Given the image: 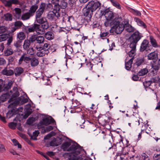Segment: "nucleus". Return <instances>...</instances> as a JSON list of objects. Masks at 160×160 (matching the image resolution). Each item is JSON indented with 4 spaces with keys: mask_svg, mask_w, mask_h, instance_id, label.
<instances>
[{
    "mask_svg": "<svg viewBox=\"0 0 160 160\" xmlns=\"http://www.w3.org/2000/svg\"><path fill=\"white\" fill-rule=\"evenodd\" d=\"M101 5V3L97 1H92L89 2L87 5L85 9L83 11L84 15L90 18H91L93 15V12L99 8Z\"/></svg>",
    "mask_w": 160,
    "mask_h": 160,
    "instance_id": "obj_1",
    "label": "nucleus"
},
{
    "mask_svg": "<svg viewBox=\"0 0 160 160\" xmlns=\"http://www.w3.org/2000/svg\"><path fill=\"white\" fill-rule=\"evenodd\" d=\"M91 109L89 114L87 112H84L82 114V116L84 119L88 118L89 119H93L92 117L97 118L96 113L97 112V110L98 109V104H92L90 107Z\"/></svg>",
    "mask_w": 160,
    "mask_h": 160,
    "instance_id": "obj_2",
    "label": "nucleus"
},
{
    "mask_svg": "<svg viewBox=\"0 0 160 160\" xmlns=\"http://www.w3.org/2000/svg\"><path fill=\"white\" fill-rule=\"evenodd\" d=\"M61 13L59 12V9L54 8L53 10L48 13L47 18L48 19L52 21H56L60 19Z\"/></svg>",
    "mask_w": 160,
    "mask_h": 160,
    "instance_id": "obj_3",
    "label": "nucleus"
},
{
    "mask_svg": "<svg viewBox=\"0 0 160 160\" xmlns=\"http://www.w3.org/2000/svg\"><path fill=\"white\" fill-rule=\"evenodd\" d=\"M121 19V18H117L112 28L115 32L118 34L121 33L124 29V24L122 23H120L119 20Z\"/></svg>",
    "mask_w": 160,
    "mask_h": 160,
    "instance_id": "obj_4",
    "label": "nucleus"
},
{
    "mask_svg": "<svg viewBox=\"0 0 160 160\" xmlns=\"http://www.w3.org/2000/svg\"><path fill=\"white\" fill-rule=\"evenodd\" d=\"M54 122H55V120L52 117L50 119L48 118H44L38 124V128H42V125L47 126L51 123H53Z\"/></svg>",
    "mask_w": 160,
    "mask_h": 160,
    "instance_id": "obj_5",
    "label": "nucleus"
},
{
    "mask_svg": "<svg viewBox=\"0 0 160 160\" xmlns=\"http://www.w3.org/2000/svg\"><path fill=\"white\" fill-rule=\"evenodd\" d=\"M97 118H98V121L99 123L101 125L104 126L106 125L109 124V118L107 117L105 115H102L99 116H98V115H97Z\"/></svg>",
    "mask_w": 160,
    "mask_h": 160,
    "instance_id": "obj_6",
    "label": "nucleus"
},
{
    "mask_svg": "<svg viewBox=\"0 0 160 160\" xmlns=\"http://www.w3.org/2000/svg\"><path fill=\"white\" fill-rule=\"evenodd\" d=\"M152 49V48L149 45V41L147 39H144L141 43L140 49V51L142 52H144V51H150Z\"/></svg>",
    "mask_w": 160,
    "mask_h": 160,
    "instance_id": "obj_7",
    "label": "nucleus"
},
{
    "mask_svg": "<svg viewBox=\"0 0 160 160\" xmlns=\"http://www.w3.org/2000/svg\"><path fill=\"white\" fill-rule=\"evenodd\" d=\"M143 37L142 34L138 31L134 32L129 38V40H132L136 42H138Z\"/></svg>",
    "mask_w": 160,
    "mask_h": 160,
    "instance_id": "obj_8",
    "label": "nucleus"
},
{
    "mask_svg": "<svg viewBox=\"0 0 160 160\" xmlns=\"http://www.w3.org/2000/svg\"><path fill=\"white\" fill-rule=\"evenodd\" d=\"M37 23L40 24L42 27L45 28H49V24L46 18L44 17L39 18H36Z\"/></svg>",
    "mask_w": 160,
    "mask_h": 160,
    "instance_id": "obj_9",
    "label": "nucleus"
},
{
    "mask_svg": "<svg viewBox=\"0 0 160 160\" xmlns=\"http://www.w3.org/2000/svg\"><path fill=\"white\" fill-rule=\"evenodd\" d=\"M46 4L45 3H42L40 6V8L36 12V18H38L41 17L46 7Z\"/></svg>",
    "mask_w": 160,
    "mask_h": 160,
    "instance_id": "obj_10",
    "label": "nucleus"
},
{
    "mask_svg": "<svg viewBox=\"0 0 160 160\" xmlns=\"http://www.w3.org/2000/svg\"><path fill=\"white\" fill-rule=\"evenodd\" d=\"M80 104L78 101L72 100L69 102L67 104V107L71 109H73L78 106Z\"/></svg>",
    "mask_w": 160,
    "mask_h": 160,
    "instance_id": "obj_11",
    "label": "nucleus"
},
{
    "mask_svg": "<svg viewBox=\"0 0 160 160\" xmlns=\"http://www.w3.org/2000/svg\"><path fill=\"white\" fill-rule=\"evenodd\" d=\"M148 60H152L153 62H156L158 59V54L155 52L149 53L148 55Z\"/></svg>",
    "mask_w": 160,
    "mask_h": 160,
    "instance_id": "obj_12",
    "label": "nucleus"
},
{
    "mask_svg": "<svg viewBox=\"0 0 160 160\" xmlns=\"http://www.w3.org/2000/svg\"><path fill=\"white\" fill-rule=\"evenodd\" d=\"M149 38L150 42L152 47L158 48L160 47L159 45L158 44L157 40L152 36L150 35Z\"/></svg>",
    "mask_w": 160,
    "mask_h": 160,
    "instance_id": "obj_13",
    "label": "nucleus"
},
{
    "mask_svg": "<svg viewBox=\"0 0 160 160\" xmlns=\"http://www.w3.org/2000/svg\"><path fill=\"white\" fill-rule=\"evenodd\" d=\"M62 143L60 138L57 139L54 138L50 142L49 144L50 146L52 147L57 146L60 145Z\"/></svg>",
    "mask_w": 160,
    "mask_h": 160,
    "instance_id": "obj_14",
    "label": "nucleus"
},
{
    "mask_svg": "<svg viewBox=\"0 0 160 160\" xmlns=\"http://www.w3.org/2000/svg\"><path fill=\"white\" fill-rule=\"evenodd\" d=\"M31 58L29 57L25 56V55L23 54L18 61V63L19 64H21L22 62L24 61L26 63H29L30 62Z\"/></svg>",
    "mask_w": 160,
    "mask_h": 160,
    "instance_id": "obj_15",
    "label": "nucleus"
},
{
    "mask_svg": "<svg viewBox=\"0 0 160 160\" xmlns=\"http://www.w3.org/2000/svg\"><path fill=\"white\" fill-rule=\"evenodd\" d=\"M36 32L39 34H43L45 32V30L47 28H44L39 24H36Z\"/></svg>",
    "mask_w": 160,
    "mask_h": 160,
    "instance_id": "obj_16",
    "label": "nucleus"
},
{
    "mask_svg": "<svg viewBox=\"0 0 160 160\" xmlns=\"http://www.w3.org/2000/svg\"><path fill=\"white\" fill-rule=\"evenodd\" d=\"M128 154V152H124L123 148H122L120 151L118 152L116 154L117 157H120V160H123L124 159L125 156Z\"/></svg>",
    "mask_w": 160,
    "mask_h": 160,
    "instance_id": "obj_17",
    "label": "nucleus"
},
{
    "mask_svg": "<svg viewBox=\"0 0 160 160\" xmlns=\"http://www.w3.org/2000/svg\"><path fill=\"white\" fill-rule=\"evenodd\" d=\"M124 29L128 32H133L135 30L134 28L128 22H127L124 23Z\"/></svg>",
    "mask_w": 160,
    "mask_h": 160,
    "instance_id": "obj_18",
    "label": "nucleus"
},
{
    "mask_svg": "<svg viewBox=\"0 0 160 160\" xmlns=\"http://www.w3.org/2000/svg\"><path fill=\"white\" fill-rule=\"evenodd\" d=\"M117 18H115L112 20H108L107 19H106L104 23V26L106 27L110 26L112 28L115 22H116Z\"/></svg>",
    "mask_w": 160,
    "mask_h": 160,
    "instance_id": "obj_19",
    "label": "nucleus"
},
{
    "mask_svg": "<svg viewBox=\"0 0 160 160\" xmlns=\"http://www.w3.org/2000/svg\"><path fill=\"white\" fill-rule=\"evenodd\" d=\"M14 92L12 94L11 98L8 100L9 102H11L15 100L16 98L19 95V92L17 89L13 90Z\"/></svg>",
    "mask_w": 160,
    "mask_h": 160,
    "instance_id": "obj_20",
    "label": "nucleus"
},
{
    "mask_svg": "<svg viewBox=\"0 0 160 160\" xmlns=\"http://www.w3.org/2000/svg\"><path fill=\"white\" fill-rule=\"evenodd\" d=\"M14 73L13 70L8 69L7 68H5L2 70V74L6 76H12L14 74Z\"/></svg>",
    "mask_w": 160,
    "mask_h": 160,
    "instance_id": "obj_21",
    "label": "nucleus"
},
{
    "mask_svg": "<svg viewBox=\"0 0 160 160\" xmlns=\"http://www.w3.org/2000/svg\"><path fill=\"white\" fill-rule=\"evenodd\" d=\"M36 24H34L26 28L25 29L26 32L28 34L30 32H36Z\"/></svg>",
    "mask_w": 160,
    "mask_h": 160,
    "instance_id": "obj_22",
    "label": "nucleus"
},
{
    "mask_svg": "<svg viewBox=\"0 0 160 160\" xmlns=\"http://www.w3.org/2000/svg\"><path fill=\"white\" fill-rule=\"evenodd\" d=\"M2 18L7 21H11L12 20V16L11 14L7 13L2 16Z\"/></svg>",
    "mask_w": 160,
    "mask_h": 160,
    "instance_id": "obj_23",
    "label": "nucleus"
},
{
    "mask_svg": "<svg viewBox=\"0 0 160 160\" xmlns=\"http://www.w3.org/2000/svg\"><path fill=\"white\" fill-rule=\"evenodd\" d=\"M67 6V2L64 1V0H62L61 1L60 4H59L58 6H56L55 8L59 9V12H60V10L61 8L64 9L66 8Z\"/></svg>",
    "mask_w": 160,
    "mask_h": 160,
    "instance_id": "obj_24",
    "label": "nucleus"
},
{
    "mask_svg": "<svg viewBox=\"0 0 160 160\" xmlns=\"http://www.w3.org/2000/svg\"><path fill=\"white\" fill-rule=\"evenodd\" d=\"M30 62L31 66L32 67H36L39 64L38 59L35 57H32L31 58Z\"/></svg>",
    "mask_w": 160,
    "mask_h": 160,
    "instance_id": "obj_25",
    "label": "nucleus"
},
{
    "mask_svg": "<svg viewBox=\"0 0 160 160\" xmlns=\"http://www.w3.org/2000/svg\"><path fill=\"white\" fill-rule=\"evenodd\" d=\"M134 20L139 26H142L144 28H146L147 27L145 23L138 18L135 17L134 18Z\"/></svg>",
    "mask_w": 160,
    "mask_h": 160,
    "instance_id": "obj_26",
    "label": "nucleus"
},
{
    "mask_svg": "<svg viewBox=\"0 0 160 160\" xmlns=\"http://www.w3.org/2000/svg\"><path fill=\"white\" fill-rule=\"evenodd\" d=\"M159 68L157 66H152V68L149 70V72L151 73V74L154 75L156 74Z\"/></svg>",
    "mask_w": 160,
    "mask_h": 160,
    "instance_id": "obj_27",
    "label": "nucleus"
},
{
    "mask_svg": "<svg viewBox=\"0 0 160 160\" xmlns=\"http://www.w3.org/2000/svg\"><path fill=\"white\" fill-rule=\"evenodd\" d=\"M133 61V58H132L130 59L127 62H126L125 67L127 70H131Z\"/></svg>",
    "mask_w": 160,
    "mask_h": 160,
    "instance_id": "obj_28",
    "label": "nucleus"
},
{
    "mask_svg": "<svg viewBox=\"0 0 160 160\" xmlns=\"http://www.w3.org/2000/svg\"><path fill=\"white\" fill-rule=\"evenodd\" d=\"M129 120L132 122L135 123L136 124H140L139 120L138 118L135 117L134 115H132L130 117Z\"/></svg>",
    "mask_w": 160,
    "mask_h": 160,
    "instance_id": "obj_29",
    "label": "nucleus"
},
{
    "mask_svg": "<svg viewBox=\"0 0 160 160\" xmlns=\"http://www.w3.org/2000/svg\"><path fill=\"white\" fill-rule=\"evenodd\" d=\"M45 37L48 40H51L54 38V35L52 32L48 31L45 34Z\"/></svg>",
    "mask_w": 160,
    "mask_h": 160,
    "instance_id": "obj_30",
    "label": "nucleus"
},
{
    "mask_svg": "<svg viewBox=\"0 0 160 160\" xmlns=\"http://www.w3.org/2000/svg\"><path fill=\"white\" fill-rule=\"evenodd\" d=\"M70 145V142L66 141L62 144L61 148L64 151H67V150L68 149H67Z\"/></svg>",
    "mask_w": 160,
    "mask_h": 160,
    "instance_id": "obj_31",
    "label": "nucleus"
},
{
    "mask_svg": "<svg viewBox=\"0 0 160 160\" xmlns=\"http://www.w3.org/2000/svg\"><path fill=\"white\" fill-rule=\"evenodd\" d=\"M128 49H126V52L127 53H128V55L130 57H131V58H133V60L134 58V56L135 55V52H136V50H134L132 49H129V50H130L129 51H127Z\"/></svg>",
    "mask_w": 160,
    "mask_h": 160,
    "instance_id": "obj_32",
    "label": "nucleus"
},
{
    "mask_svg": "<svg viewBox=\"0 0 160 160\" xmlns=\"http://www.w3.org/2000/svg\"><path fill=\"white\" fill-rule=\"evenodd\" d=\"M105 15L106 19H107L108 20H112V19L114 17L113 13L111 12H106Z\"/></svg>",
    "mask_w": 160,
    "mask_h": 160,
    "instance_id": "obj_33",
    "label": "nucleus"
},
{
    "mask_svg": "<svg viewBox=\"0 0 160 160\" xmlns=\"http://www.w3.org/2000/svg\"><path fill=\"white\" fill-rule=\"evenodd\" d=\"M38 6L37 5L35 4L32 5L30 8L29 12L32 15L34 13L37 9L38 8Z\"/></svg>",
    "mask_w": 160,
    "mask_h": 160,
    "instance_id": "obj_34",
    "label": "nucleus"
},
{
    "mask_svg": "<svg viewBox=\"0 0 160 160\" xmlns=\"http://www.w3.org/2000/svg\"><path fill=\"white\" fill-rule=\"evenodd\" d=\"M10 96L8 93L3 94L0 97V100L2 102H4L9 98Z\"/></svg>",
    "mask_w": 160,
    "mask_h": 160,
    "instance_id": "obj_35",
    "label": "nucleus"
},
{
    "mask_svg": "<svg viewBox=\"0 0 160 160\" xmlns=\"http://www.w3.org/2000/svg\"><path fill=\"white\" fill-rule=\"evenodd\" d=\"M49 52H46L44 50H39V51H38L36 55L38 57H43L45 56L46 54L48 55Z\"/></svg>",
    "mask_w": 160,
    "mask_h": 160,
    "instance_id": "obj_36",
    "label": "nucleus"
},
{
    "mask_svg": "<svg viewBox=\"0 0 160 160\" xmlns=\"http://www.w3.org/2000/svg\"><path fill=\"white\" fill-rule=\"evenodd\" d=\"M23 72L22 68L21 67L16 68L15 70V74L16 76H19Z\"/></svg>",
    "mask_w": 160,
    "mask_h": 160,
    "instance_id": "obj_37",
    "label": "nucleus"
},
{
    "mask_svg": "<svg viewBox=\"0 0 160 160\" xmlns=\"http://www.w3.org/2000/svg\"><path fill=\"white\" fill-rule=\"evenodd\" d=\"M129 41L130 42L129 45V48H130V49L136 50V47L137 42H136L132 40Z\"/></svg>",
    "mask_w": 160,
    "mask_h": 160,
    "instance_id": "obj_38",
    "label": "nucleus"
},
{
    "mask_svg": "<svg viewBox=\"0 0 160 160\" xmlns=\"http://www.w3.org/2000/svg\"><path fill=\"white\" fill-rule=\"evenodd\" d=\"M32 15L29 12L25 13L22 15L21 18L23 20H25L28 19Z\"/></svg>",
    "mask_w": 160,
    "mask_h": 160,
    "instance_id": "obj_39",
    "label": "nucleus"
},
{
    "mask_svg": "<svg viewBox=\"0 0 160 160\" xmlns=\"http://www.w3.org/2000/svg\"><path fill=\"white\" fill-rule=\"evenodd\" d=\"M9 35L7 33L0 35V42L6 40L9 38Z\"/></svg>",
    "mask_w": 160,
    "mask_h": 160,
    "instance_id": "obj_40",
    "label": "nucleus"
},
{
    "mask_svg": "<svg viewBox=\"0 0 160 160\" xmlns=\"http://www.w3.org/2000/svg\"><path fill=\"white\" fill-rule=\"evenodd\" d=\"M17 37L19 40L22 41L25 38V36L23 32H20L18 33Z\"/></svg>",
    "mask_w": 160,
    "mask_h": 160,
    "instance_id": "obj_41",
    "label": "nucleus"
},
{
    "mask_svg": "<svg viewBox=\"0 0 160 160\" xmlns=\"http://www.w3.org/2000/svg\"><path fill=\"white\" fill-rule=\"evenodd\" d=\"M30 42L28 39L25 40L23 43V48L25 50H27L29 48Z\"/></svg>",
    "mask_w": 160,
    "mask_h": 160,
    "instance_id": "obj_42",
    "label": "nucleus"
},
{
    "mask_svg": "<svg viewBox=\"0 0 160 160\" xmlns=\"http://www.w3.org/2000/svg\"><path fill=\"white\" fill-rule=\"evenodd\" d=\"M51 47L50 45L48 43H44L42 46V49L46 52H48Z\"/></svg>",
    "mask_w": 160,
    "mask_h": 160,
    "instance_id": "obj_43",
    "label": "nucleus"
},
{
    "mask_svg": "<svg viewBox=\"0 0 160 160\" xmlns=\"http://www.w3.org/2000/svg\"><path fill=\"white\" fill-rule=\"evenodd\" d=\"M40 133L38 130H36L33 133V135L31 136V138L32 139L36 140H37V137H38Z\"/></svg>",
    "mask_w": 160,
    "mask_h": 160,
    "instance_id": "obj_44",
    "label": "nucleus"
},
{
    "mask_svg": "<svg viewBox=\"0 0 160 160\" xmlns=\"http://www.w3.org/2000/svg\"><path fill=\"white\" fill-rule=\"evenodd\" d=\"M2 1L6 7H11L12 6L10 0L8 1L7 0H2Z\"/></svg>",
    "mask_w": 160,
    "mask_h": 160,
    "instance_id": "obj_45",
    "label": "nucleus"
},
{
    "mask_svg": "<svg viewBox=\"0 0 160 160\" xmlns=\"http://www.w3.org/2000/svg\"><path fill=\"white\" fill-rule=\"evenodd\" d=\"M82 110L81 107L79 105L76 108L71 109L70 111V112L72 113H74L76 112H80Z\"/></svg>",
    "mask_w": 160,
    "mask_h": 160,
    "instance_id": "obj_46",
    "label": "nucleus"
},
{
    "mask_svg": "<svg viewBox=\"0 0 160 160\" xmlns=\"http://www.w3.org/2000/svg\"><path fill=\"white\" fill-rule=\"evenodd\" d=\"M44 40V38L43 37L41 36H37L36 41L39 44H41L43 43Z\"/></svg>",
    "mask_w": 160,
    "mask_h": 160,
    "instance_id": "obj_47",
    "label": "nucleus"
},
{
    "mask_svg": "<svg viewBox=\"0 0 160 160\" xmlns=\"http://www.w3.org/2000/svg\"><path fill=\"white\" fill-rule=\"evenodd\" d=\"M79 146L78 144L72 145L67 150L68 151H75L78 148Z\"/></svg>",
    "mask_w": 160,
    "mask_h": 160,
    "instance_id": "obj_48",
    "label": "nucleus"
},
{
    "mask_svg": "<svg viewBox=\"0 0 160 160\" xmlns=\"http://www.w3.org/2000/svg\"><path fill=\"white\" fill-rule=\"evenodd\" d=\"M148 72V71L146 68L141 69L138 72V75L139 76H142L146 74Z\"/></svg>",
    "mask_w": 160,
    "mask_h": 160,
    "instance_id": "obj_49",
    "label": "nucleus"
},
{
    "mask_svg": "<svg viewBox=\"0 0 160 160\" xmlns=\"http://www.w3.org/2000/svg\"><path fill=\"white\" fill-rule=\"evenodd\" d=\"M92 62H93V60L89 61L86 63V65L87 67L89 68L90 70H92V67L93 65Z\"/></svg>",
    "mask_w": 160,
    "mask_h": 160,
    "instance_id": "obj_50",
    "label": "nucleus"
},
{
    "mask_svg": "<svg viewBox=\"0 0 160 160\" xmlns=\"http://www.w3.org/2000/svg\"><path fill=\"white\" fill-rule=\"evenodd\" d=\"M14 25L15 27L17 28L18 29L20 28L23 25V23L21 21H16L14 22Z\"/></svg>",
    "mask_w": 160,
    "mask_h": 160,
    "instance_id": "obj_51",
    "label": "nucleus"
},
{
    "mask_svg": "<svg viewBox=\"0 0 160 160\" xmlns=\"http://www.w3.org/2000/svg\"><path fill=\"white\" fill-rule=\"evenodd\" d=\"M111 2H112L113 5L116 7L118 9H120L121 8V6L120 4L118 2L114 0H110Z\"/></svg>",
    "mask_w": 160,
    "mask_h": 160,
    "instance_id": "obj_52",
    "label": "nucleus"
},
{
    "mask_svg": "<svg viewBox=\"0 0 160 160\" xmlns=\"http://www.w3.org/2000/svg\"><path fill=\"white\" fill-rule=\"evenodd\" d=\"M88 38V36L82 37L81 35H78L77 36V39H78V41L80 42H82V40H84L85 39H87Z\"/></svg>",
    "mask_w": 160,
    "mask_h": 160,
    "instance_id": "obj_53",
    "label": "nucleus"
},
{
    "mask_svg": "<svg viewBox=\"0 0 160 160\" xmlns=\"http://www.w3.org/2000/svg\"><path fill=\"white\" fill-rule=\"evenodd\" d=\"M13 53V51L11 48L7 49L4 51V54L6 56H8Z\"/></svg>",
    "mask_w": 160,
    "mask_h": 160,
    "instance_id": "obj_54",
    "label": "nucleus"
},
{
    "mask_svg": "<svg viewBox=\"0 0 160 160\" xmlns=\"http://www.w3.org/2000/svg\"><path fill=\"white\" fill-rule=\"evenodd\" d=\"M144 63V60L142 59H137L134 64L139 66Z\"/></svg>",
    "mask_w": 160,
    "mask_h": 160,
    "instance_id": "obj_55",
    "label": "nucleus"
},
{
    "mask_svg": "<svg viewBox=\"0 0 160 160\" xmlns=\"http://www.w3.org/2000/svg\"><path fill=\"white\" fill-rule=\"evenodd\" d=\"M12 141L14 146H18V148H22L21 145L19 143V142L16 139H13L12 140Z\"/></svg>",
    "mask_w": 160,
    "mask_h": 160,
    "instance_id": "obj_56",
    "label": "nucleus"
},
{
    "mask_svg": "<svg viewBox=\"0 0 160 160\" xmlns=\"http://www.w3.org/2000/svg\"><path fill=\"white\" fill-rule=\"evenodd\" d=\"M37 35H33L31 36L29 38L28 40L30 42H35L37 40Z\"/></svg>",
    "mask_w": 160,
    "mask_h": 160,
    "instance_id": "obj_57",
    "label": "nucleus"
},
{
    "mask_svg": "<svg viewBox=\"0 0 160 160\" xmlns=\"http://www.w3.org/2000/svg\"><path fill=\"white\" fill-rule=\"evenodd\" d=\"M131 12L134 14L136 16H140L141 15L140 12L138 10L132 9H131Z\"/></svg>",
    "mask_w": 160,
    "mask_h": 160,
    "instance_id": "obj_58",
    "label": "nucleus"
},
{
    "mask_svg": "<svg viewBox=\"0 0 160 160\" xmlns=\"http://www.w3.org/2000/svg\"><path fill=\"white\" fill-rule=\"evenodd\" d=\"M17 124L15 122H12L8 124L9 127L11 129H15Z\"/></svg>",
    "mask_w": 160,
    "mask_h": 160,
    "instance_id": "obj_59",
    "label": "nucleus"
},
{
    "mask_svg": "<svg viewBox=\"0 0 160 160\" xmlns=\"http://www.w3.org/2000/svg\"><path fill=\"white\" fill-rule=\"evenodd\" d=\"M27 50V53L29 55H32L35 53V50L33 48H30Z\"/></svg>",
    "mask_w": 160,
    "mask_h": 160,
    "instance_id": "obj_60",
    "label": "nucleus"
},
{
    "mask_svg": "<svg viewBox=\"0 0 160 160\" xmlns=\"http://www.w3.org/2000/svg\"><path fill=\"white\" fill-rule=\"evenodd\" d=\"M34 121V118L33 117L30 118L27 120V123L28 125H31L33 123Z\"/></svg>",
    "mask_w": 160,
    "mask_h": 160,
    "instance_id": "obj_61",
    "label": "nucleus"
},
{
    "mask_svg": "<svg viewBox=\"0 0 160 160\" xmlns=\"http://www.w3.org/2000/svg\"><path fill=\"white\" fill-rule=\"evenodd\" d=\"M55 134V132H52L48 134L44 138V139H48L53 136Z\"/></svg>",
    "mask_w": 160,
    "mask_h": 160,
    "instance_id": "obj_62",
    "label": "nucleus"
},
{
    "mask_svg": "<svg viewBox=\"0 0 160 160\" xmlns=\"http://www.w3.org/2000/svg\"><path fill=\"white\" fill-rule=\"evenodd\" d=\"M160 79L158 77H156L151 79V81L155 83L158 82Z\"/></svg>",
    "mask_w": 160,
    "mask_h": 160,
    "instance_id": "obj_63",
    "label": "nucleus"
},
{
    "mask_svg": "<svg viewBox=\"0 0 160 160\" xmlns=\"http://www.w3.org/2000/svg\"><path fill=\"white\" fill-rule=\"evenodd\" d=\"M22 41L18 40L14 43V45L16 48H19L20 46Z\"/></svg>",
    "mask_w": 160,
    "mask_h": 160,
    "instance_id": "obj_64",
    "label": "nucleus"
}]
</instances>
